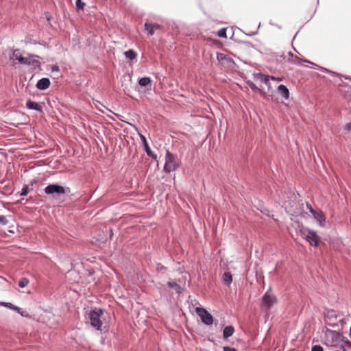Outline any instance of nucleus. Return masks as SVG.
I'll return each mask as SVG.
<instances>
[{
  "label": "nucleus",
  "instance_id": "1",
  "mask_svg": "<svg viewBox=\"0 0 351 351\" xmlns=\"http://www.w3.org/2000/svg\"><path fill=\"white\" fill-rule=\"evenodd\" d=\"M300 236L304 238L313 247H317L319 242V237L316 232L306 227H301L299 230Z\"/></svg>",
  "mask_w": 351,
  "mask_h": 351
},
{
  "label": "nucleus",
  "instance_id": "2",
  "mask_svg": "<svg viewBox=\"0 0 351 351\" xmlns=\"http://www.w3.org/2000/svg\"><path fill=\"white\" fill-rule=\"evenodd\" d=\"M178 167L179 163L178 162L177 156L171 154L169 150H167L164 171L165 173H170L176 171Z\"/></svg>",
  "mask_w": 351,
  "mask_h": 351
},
{
  "label": "nucleus",
  "instance_id": "3",
  "mask_svg": "<svg viewBox=\"0 0 351 351\" xmlns=\"http://www.w3.org/2000/svg\"><path fill=\"white\" fill-rule=\"evenodd\" d=\"M103 315V310L101 308H95L92 310L89 315L90 324L97 330H101L102 322L101 321V316Z\"/></svg>",
  "mask_w": 351,
  "mask_h": 351
},
{
  "label": "nucleus",
  "instance_id": "4",
  "mask_svg": "<svg viewBox=\"0 0 351 351\" xmlns=\"http://www.w3.org/2000/svg\"><path fill=\"white\" fill-rule=\"evenodd\" d=\"M277 302L276 297L271 293V289H269L264 294L262 303L263 306L266 311H269L272 306Z\"/></svg>",
  "mask_w": 351,
  "mask_h": 351
},
{
  "label": "nucleus",
  "instance_id": "5",
  "mask_svg": "<svg viewBox=\"0 0 351 351\" xmlns=\"http://www.w3.org/2000/svg\"><path fill=\"white\" fill-rule=\"evenodd\" d=\"M195 311L205 325L210 326L213 324V317L207 310L204 308L197 307L196 308Z\"/></svg>",
  "mask_w": 351,
  "mask_h": 351
},
{
  "label": "nucleus",
  "instance_id": "6",
  "mask_svg": "<svg viewBox=\"0 0 351 351\" xmlns=\"http://www.w3.org/2000/svg\"><path fill=\"white\" fill-rule=\"evenodd\" d=\"M326 336L328 339H330V343L333 346L343 341V339L342 333L332 330H327L326 332Z\"/></svg>",
  "mask_w": 351,
  "mask_h": 351
},
{
  "label": "nucleus",
  "instance_id": "7",
  "mask_svg": "<svg viewBox=\"0 0 351 351\" xmlns=\"http://www.w3.org/2000/svg\"><path fill=\"white\" fill-rule=\"evenodd\" d=\"M45 193L47 195H53V194H64L65 193V189L63 186L57 184H52L47 185L45 189Z\"/></svg>",
  "mask_w": 351,
  "mask_h": 351
},
{
  "label": "nucleus",
  "instance_id": "8",
  "mask_svg": "<svg viewBox=\"0 0 351 351\" xmlns=\"http://www.w3.org/2000/svg\"><path fill=\"white\" fill-rule=\"evenodd\" d=\"M35 56L29 55L27 57L19 58V62L27 65H32L34 66H39L40 62L34 58Z\"/></svg>",
  "mask_w": 351,
  "mask_h": 351
},
{
  "label": "nucleus",
  "instance_id": "9",
  "mask_svg": "<svg viewBox=\"0 0 351 351\" xmlns=\"http://www.w3.org/2000/svg\"><path fill=\"white\" fill-rule=\"evenodd\" d=\"M139 137L143 143L144 150L146 152L147 155L156 160L157 158V156L155 154H154V152L150 149L145 136L140 134Z\"/></svg>",
  "mask_w": 351,
  "mask_h": 351
},
{
  "label": "nucleus",
  "instance_id": "10",
  "mask_svg": "<svg viewBox=\"0 0 351 351\" xmlns=\"http://www.w3.org/2000/svg\"><path fill=\"white\" fill-rule=\"evenodd\" d=\"M145 30L147 31L148 36L154 34L155 31L161 28L160 25L157 23H145L144 24Z\"/></svg>",
  "mask_w": 351,
  "mask_h": 351
},
{
  "label": "nucleus",
  "instance_id": "11",
  "mask_svg": "<svg viewBox=\"0 0 351 351\" xmlns=\"http://www.w3.org/2000/svg\"><path fill=\"white\" fill-rule=\"evenodd\" d=\"M304 62H306L309 64L311 65V68H313L315 69H318L319 71H324V72H326V73H330L332 75H339V73H337V72H335V71H330L326 68H324V67H322L321 66H319L317 64H316L315 63H313L308 60H304Z\"/></svg>",
  "mask_w": 351,
  "mask_h": 351
},
{
  "label": "nucleus",
  "instance_id": "12",
  "mask_svg": "<svg viewBox=\"0 0 351 351\" xmlns=\"http://www.w3.org/2000/svg\"><path fill=\"white\" fill-rule=\"evenodd\" d=\"M304 62H306L309 64L311 65V68H313L315 69H318L319 71H324V72H326V73H330L332 75H339V73H337V72H335V71H330L326 68H324V67H322L321 66H319L317 64H316L315 63H313L308 60H304Z\"/></svg>",
  "mask_w": 351,
  "mask_h": 351
},
{
  "label": "nucleus",
  "instance_id": "13",
  "mask_svg": "<svg viewBox=\"0 0 351 351\" xmlns=\"http://www.w3.org/2000/svg\"><path fill=\"white\" fill-rule=\"evenodd\" d=\"M50 80L47 77H43L39 80L36 84V88L41 90L47 89L50 86Z\"/></svg>",
  "mask_w": 351,
  "mask_h": 351
},
{
  "label": "nucleus",
  "instance_id": "14",
  "mask_svg": "<svg viewBox=\"0 0 351 351\" xmlns=\"http://www.w3.org/2000/svg\"><path fill=\"white\" fill-rule=\"evenodd\" d=\"M313 218L319 223L321 227H324L326 223V217L322 211H316L312 215Z\"/></svg>",
  "mask_w": 351,
  "mask_h": 351
},
{
  "label": "nucleus",
  "instance_id": "15",
  "mask_svg": "<svg viewBox=\"0 0 351 351\" xmlns=\"http://www.w3.org/2000/svg\"><path fill=\"white\" fill-rule=\"evenodd\" d=\"M278 93L285 99H288L289 97V90L287 87L283 84L278 86Z\"/></svg>",
  "mask_w": 351,
  "mask_h": 351
},
{
  "label": "nucleus",
  "instance_id": "16",
  "mask_svg": "<svg viewBox=\"0 0 351 351\" xmlns=\"http://www.w3.org/2000/svg\"><path fill=\"white\" fill-rule=\"evenodd\" d=\"M26 107L30 110H34L38 112L43 111V108L40 105H39L37 102L29 99L26 102Z\"/></svg>",
  "mask_w": 351,
  "mask_h": 351
},
{
  "label": "nucleus",
  "instance_id": "17",
  "mask_svg": "<svg viewBox=\"0 0 351 351\" xmlns=\"http://www.w3.org/2000/svg\"><path fill=\"white\" fill-rule=\"evenodd\" d=\"M217 58L219 61H224L228 64L234 63V60L232 58H231L229 56L222 53H217Z\"/></svg>",
  "mask_w": 351,
  "mask_h": 351
},
{
  "label": "nucleus",
  "instance_id": "18",
  "mask_svg": "<svg viewBox=\"0 0 351 351\" xmlns=\"http://www.w3.org/2000/svg\"><path fill=\"white\" fill-rule=\"evenodd\" d=\"M234 332V328L232 326H226L223 330V337L224 339H228L231 337Z\"/></svg>",
  "mask_w": 351,
  "mask_h": 351
},
{
  "label": "nucleus",
  "instance_id": "19",
  "mask_svg": "<svg viewBox=\"0 0 351 351\" xmlns=\"http://www.w3.org/2000/svg\"><path fill=\"white\" fill-rule=\"evenodd\" d=\"M7 308L17 312L18 313H19L23 317H29V315L26 312L23 311L22 310V308H19V307H18L16 306H14L12 303L10 305H7Z\"/></svg>",
  "mask_w": 351,
  "mask_h": 351
},
{
  "label": "nucleus",
  "instance_id": "20",
  "mask_svg": "<svg viewBox=\"0 0 351 351\" xmlns=\"http://www.w3.org/2000/svg\"><path fill=\"white\" fill-rule=\"evenodd\" d=\"M151 84V79L149 77H144L140 78L138 80V84L142 87H145Z\"/></svg>",
  "mask_w": 351,
  "mask_h": 351
},
{
  "label": "nucleus",
  "instance_id": "21",
  "mask_svg": "<svg viewBox=\"0 0 351 351\" xmlns=\"http://www.w3.org/2000/svg\"><path fill=\"white\" fill-rule=\"evenodd\" d=\"M223 280L225 284L230 285L232 281V277L230 272H225L223 275Z\"/></svg>",
  "mask_w": 351,
  "mask_h": 351
},
{
  "label": "nucleus",
  "instance_id": "22",
  "mask_svg": "<svg viewBox=\"0 0 351 351\" xmlns=\"http://www.w3.org/2000/svg\"><path fill=\"white\" fill-rule=\"evenodd\" d=\"M124 55L126 58L131 60L134 59L136 57V53L132 49H129V50L125 51Z\"/></svg>",
  "mask_w": 351,
  "mask_h": 351
},
{
  "label": "nucleus",
  "instance_id": "23",
  "mask_svg": "<svg viewBox=\"0 0 351 351\" xmlns=\"http://www.w3.org/2000/svg\"><path fill=\"white\" fill-rule=\"evenodd\" d=\"M167 285L169 288L173 289L177 293H180L181 290L180 286L176 282H168Z\"/></svg>",
  "mask_w": 351,
  "mask_h": 351
},
{
  "label": "nucleus",
  "instance_id": "24",
  "mask_svg": "<svg viewBox=\"0 0 351 351\" xmlns=\"http://www.w3.org/2000/svg\"><path fill=\"white\" fill-rule=\"evenodd\" d=\"M19 58H24L23 56H22L21 54H20V51L19 49H15L13 53H12V56L11 57V59L12 60H16L19 62Z\"/></svg>",
  "mask_w": 351,
  "mask_h": 351
},
{
  "label": "nucleus",
  "instance_id": "25",
  "mask_svg": "<svg viewBox=\"0 0 351 351\" xmlns=\"http://www.w3.org/2000/svg\"><path fill=\"white\" fill-rule=\"evenodd\" d=\"M288 60L293 64H301L302 62H304V60L300 59L296 56H293L291 58H289Z\"/></svg>",
  "mask_w": 351,
  "mask_h": 351
},
{
  "label": "nucleus",
  "instance_id": "26",
  "mask_svg": "<svg viewBox=\"0 0 351 351\" xmlns=\"http://www.w3.org/2000/svg\"><path fill=\"white\" fill-rule=\"evenodd\" d=\"M270 79L276 80V77L268 75H265L264 77L261 79V81H263L265 84L269 86L270 84H269V81Z\"/></svg>",
  "mask_w": 351,
  "mask_h": 351
},
{
  "label": "nucleus",
  "instance_id": "27",
  "mask_svg": "<svg viewBox=\"0 0 351 351\" xmlns=\"http://www.w3.org/2000/svg\"><path fill=\"white\" fill-rule=\"evenodd\" d=\"M29 284V280L26 278H21L19 282V286L21 288L25 287Z\"/></svg>",
  "mask_w": 351,
  "mask_h": 351
},
{
  "label": "nucleus",
  "instance_id": "28",
  "mask_svg": "<svg viewBox=\"0 0 351 351\" xmlns=\"http://www.w3.org/2000/svg\"><path fill=\"white\" fill-rule=\"evenodd\" d=\"M75 5L77 10H84L86 3H83L82 0H76Z\"/></svg>",
  "mask_w": 351,
  "mask_h": 351
},
{
  "label": "nucleus",
  "instance_id": "29",
  "mask_svg": "<svg viewBox=\"0 0 351 351\" xmlns=\"http://www.w3.org/2000/svg\"><path fill=\"white\" fill-rule=\"evenodd\" d=\"M249 87L254 91V92H258L260 91V89L256 86V84H254L252 82L248 81L247 82Z\"/></svg>",
  "mask_w": 351,
  "mask_h": 351
},
{
  "label": "nucleus",
  "instance_id": "30",
  "mask_svg": "<svg viewBox=\"0 0 351 351\" xmlns=\"http://www.w3.org/2000/svg\"><path fill=\"white\" fill-rule=\"evenodd\" d=\"M217 36L220 38H226V29L221 28L217 32Z\"/></svg>",
  "mask_w": 351,
  "mask_h": 351
},
{
  "label": "nucleus",
  "instance_id": "31",
  "mask_svg": "<svg viewBox=\"0 0 351 351\" xmlns=\"http://www.w3.org/2000/svg\"><path fill=\"white\" fill-rule=\"evenodd\" d=\"M29 193V187L27 185H24L21 191V196H26Z\"/></svg>",
  "mask_w": 351,
  "mask_h": 351
},
{
  "label": "nucleus",
  "instance_id": "32",
  "mask_svg": "<svg viewBox=\"0 0 351 351\" xmlns=\"http://www.w3.org/2000/svg\"><path fill=\"white\" fill-rule=\"evenodd\" d=\"M156 270L158 272H162V271L166 270V267L165 266H163L162 264L158 263L156 265Z\"/></svg>",
  "mask_w": 351,
  "mask_h": 351
},
{
  "label": "nucleus",
  "instance_id": "33",
  "mask_svg": "<svg viewBox=\"0 0 351 351\" xmlns=\"http://www.w3.org/2000/svg\"><path fill=\"white\" fill-rule=\"evenodd\" d=\"M311 351H324V349L319 345H315L312 347Z\"/></svg>",
  "mask_w": 351,
  "mask_h": 351
},
{
  "label": "nucleus",
  "instance_id": "34",
  "mask_svg": "<svg viewBox=\"0 0 351 351\" xmlns=\"http://www.w3.org/2000/svg\"><path fill=\"white\" fill-rule=\"evenodd\" d=\"M8 223L6 217L3 215H0V223L2 225H6Z\"/></svg>",
  "mask_w": 351,
  "mask_h": 351
},
{
  "label": "nucleus",
  "instance_id": "35",
  "mask_svg": "<svg viewBox=\"0 0 351 351\" xmlns=\"http://www.w3.org/2000/svg\"><path fill=\"white\" fill-rule=\"evenodd\" d=\"M344 130L348 132L351 131V121L344 126Z\"/></svg>",
  "mask_w": 351,
  "mask_h": 351
},
{
  "label": "nucleus",
  "instance_id": "36",
  "mask_svg": "<svg viewBox=\"0 0 351 351\" xmlns=\"http://www.w3.org/2000/svg\"><path fill=\"white\" fill-rule=\"evenodd\" d=\"M306 207L309 210L310 213L313 215L315 212V210L313 209L311 206V205L308 203H306Z\"/></svg>",
  "mask_w": 351,
  "mask_h": 351
},
{
  "label": "nucleus",
  "instance_id": "37",
  "mask_svg": "<svg viewBox=\"0 0 351 351\" xmlns=\"http://www.w3.org/2000/svg\"><path fill=\"white\" fill-rule=\"evenodd\" d=\"M223 350V351H237L235 348L229 346H224Z\"/></svg>",
  "mask_w": 351,
  "mask_h": 351
},
{
  "label": "nucleus",
  "instance_id": "38",
  "mask_svg": "<svg viewBox=\"0 0 351 351\" xmlns=\"http://www.w3.org/2000/svg\"><path fill=\"white\" fill-rule=\"evenodd\" d=\"M254 75L256 78L261 80V79L264 77L265 75L261 73H254Z\"/></svg>",
  "mask_w": 351,
  "mask_h": 351
},
{
  "label": "nucleus",
  "instance_id": "39",
  "mask_svg": "<svg viewBox=\"0 0 351 351\" xmlns=\"http://www.w3.org/2000/svg\"><path fill=\"white\" fill-rule=\"evenodd\" d=\"M59 69H59V66H58V65H56V64L53 65V66H52V67H51V71H52L53 72L58 71H59Z\"/></svg>",
  "mask_w": 351,
  "mask_h": 351
},
{
  "label": "nucleus",
  "instance_id": "40",
  "mask_svg": "<svg viewBox=\"0 0 351 351\" xmlns=\"http://www.w3.org/2000/svg\"><path fill=\"white\" fill-rule=\"evenodd\" d=\"M336 317V315L335 314V312L333 311H330V312H328V317Z\"/></svg>",
  "mask_w": 351,
  "mask_h": 351
},
{
  "label": "nucleus",
  "instance_id": "41",
  "mask_svg": "<svg viewBox=\"0 0 351 351\" xmlns=\"http://www.w3.org/2000/svg\"><path fill=\"white\" fill-rule=\"evenodd\" d=\"M0 304H1V306H5V307H6V308H7V305H10V304H11V303H10V302H1V303H0Z\"/></svg>",
  "mask_w": 351,
  "mask_h": 351
},
{
  "label": "nucleus",
  "instance_id": "42",
  "mask_svg": "<svg viewBox=\"0 0 351 351\" xmlns=\"http://www.w3.org/2000/svg\"><path fill=\"white\" fill-rule=\"evenodd\" d=\"M338 76H342V77H344L345 79H346V80H351V77H349V76H347V75H341V74H339V75H338Z\"/></svg>",
  "mask_w": 351,
  "mask_h": 351
},
{
  "label": "nucleus",
  "instance_id": "43",
  "mask_svg": "<svg viewBox=\"0 0 351 351\" xmlns=\"http://www.w3.org/2000/svg\"><path fill=\"white\" fill-rule=\"evenodd\" d=\"M288 55L289 56V58H291L294 56L292 52H289Z\"/></svg>",
  "mask_w": 351,
  "mask_h": 351
},
{
  "label": "nucleus",
  "instance_id": "44",
  "mask_svg": "<svg viewBox=\"0 0 351 351\" xmlns=\"http://www.w3.org/2000/svg\"><path fill=\"white\" fill-rule=\"evenodd\" d=\"M276 80V81H281L282 79L280 77H276V80Z\"/></svg>",
  "mask_w": 351,
  "mask_h": 351
},
{
  "label": "nucleus",
  "instance_id": "45",
  "mask_svg": "<svg viewBox=\"0 0 351 351\" xmlns=\"http://www.w3.org/2000/svg\"><path fill=\"white\" fill-rule=\"evenodd\" d=\"M346 343L347 344L351 345V342H350V341H349L348 340H347V341H346Z\"/></svg>",
  "mask_w": 351,
  "mask_h": 351
},
{
  "label": "nucleus",
  "instance_id": "46",
  "mask_svg": "<svg viewBox=\"0 0 351 351\" xmlns=\"http://www.w3.org/2000/svg\"><path fill=\"white\" fill-rule=\"evenodd\" d=\"M47 19L48 21H49V20H50V17H47Z\"/></svg>",
  "mask_w": 351,
  "mask_h": 351
}]
</instances>
